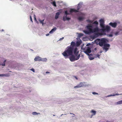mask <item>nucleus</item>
Here are the masks:
<instances>
[{
  "instance_id": "3c124183",
  "label": "nucleus",
  "mask_w": 122,
  "mask_h": 122,
  "mask_svg": "<svg viewBox=\"0 0 122 122\" xmlns=\"http://www.w3.org/2000/svg\"><path fill=\"white\" fill-rule=\"evenodd\" d=\"M9 72H12V71H9Z\"/></svg>"
},
{
  "instance_id": "4468645a",
  "label": "nucleus",
  "mask_w": 122,
  "mask_h": 122,
  "mask_svg": "<svg viewBox=\"0 0 122 122\" xmlns=\"http://www.w3.org/2000/svg\"><path fill=\"white\" fill-rule=\"evenodd\" d=\"M66 15V16H64L63 17V20L64 21H65L66 20H69L71 19L70 18L68 17Z\"/></svg>"
},
{
  "instance_id": "a878e982",
  "label": "nucleus",
  "mask_w": 122,
  "mask_h": 122,
  "mask_svg": "<svg viewBox=\"0 0 122 122\" xmlns=\"http://www.w3.org/2000/svg\"><path fill=\"white\" fill-rule=\"evenodd\" d=\"M78 19L80 21H81L83 19V18L81 17H80L78 18Z\"/></svg>"
},
{
  "instance_id": "473e14b6",
  "label": "nucleus",
  "mask_w": 122,
  "mask_h": 122,
  "mask_svg": "<svg viewBox=\"0 0 122 122\" xmlns=\"http://www.w3.org/2000/svg\"><path fill=\"white\" fill-rule=\"evenodd\" d=\"M93 24L97 25L98 24V23L97 21H95L94 22Z\"/></svg>"
},
{
  "instance_id": "f257e3e1",
  "label": "nucleus",
  "mask_w": 122,
  "mask_h": 122,
  "mask_svg": "<svg viewBox=\"0 0 122 122\" xmlns=\"http://www.w3.org/2000/svg\"><path fill=\"white\" fill-rule=\"evenodd\" d=\"M106 39L104 38L101 39H97L95 41V42L100 46H103V49L105 50L106 51L108 49L110 45L109 44L106 43Z\"/></svg>"
},
{
  "instance_id": "0eeeda50",
  "label": "nucleus",
  "mask_w": 122,
  "mask_h": 122,
  "mask_svg": "<svg viewBox=\"0 0 122 122\" xmlns=\"http://www.w3.org/2000/svg\"><path fill=\"white\" fill-rule=\"evenodd\" d=\"M100 30H101V31L103 33V34L105 35L106 33L105 32V31H109L110 30V27L108 26H107L105 28L101 29Z\"/></svg>"
},
{
  "instance_id": "49530a36",
  "label": "nucleus",
  "mask_w": 122,
  "mask_h": 122,
  "mask_svg": "<svg viewBox=\"0 0 122 122\" xmlns=\"http://www.w3.org/2000/svg\"><path fill=\"white\" fill-rule=\"evenodd\" d=\"M70 114H73V115H75L74 114H73V113H70Z\"/></svg>"
},
{
  "instance_id": "aec40b11",
  "label": "nucleus",
  "mask_w": 122,
  "mask_h": 122,
  "mask_svg": "<svg viewBox=\"0 0 122 122\" xmlns=\"http://www.w3.org/2000/svg\"><path fill=\"white\" fill-rule=\"evenodd\" d=\"M59 15L60 13L59 12H57L56 13L55 17L56 19H57L58 18Z\"/></svg>"
},
{
  "instance_id": "b1692460",
  "label": "nucleus",
  "mask_w": 122,
  "mask_h": 122,
  "mask_svg": "<svg viewBox=\"0 0 122 122\" xmlns=\"http://www.w3.org/2000/svg\"><path fill=\"white\" fill-rule=\"evenodd\" d=\"M70 14H70L69 13H68L67 10H66L65 11V15H66V16H67V15H69Z\"/></svg>"
},
{
  "instance_id": "9d476101",
  "label": "nucleus",
  "mask_w": 122,
  "mask_h": 122,
  "mask_svg": "<svg viewBox=\"0 0 122 122\" xmlns=\"http://www.w3.org/2000/svg\"><path fill=\"white\" fill-rule=\"evenodd\" d=\"M100 26L102 28H104V21L103 19H101L100 20Z\"/></svg>"
},
{
  "instance_id": "20e7f679",
  "label": "nucleus",
  "mask_w": 122,
  "mask_h": 122,
  "mask_svg": "<svg viewBox=\"0 0 122 122\" xmlns=\"http://www.w3.org/2000/svg\"><path fill=\"white\" fill-rule=\"evenodd\" d=\"M100 29H99L98 27L95 28L93 29V33L95 32V34L97 36H99L102 35H103V33L102 32L101 33H99V31H101V30H100Z\"/></svg>"
},
{
  "instance_id": "7ed1b4c3",
  "label": "nucleus",
  "mask_w": 122,
  "mask_h": 122,
  "mask_svg": "<svg viewBox=\"0 0 122 122\" xmlns=\"http://www.w3.org/2000/svg\"><path fill=\"white\" fill-rule=\"evenodd\" d=\"M73 49L70 46L67 47L66 50L62 54L65 58H67L69 56L72 54Z\"/></svg>"
},
{
  "instance_id": "c03bdc74",
  "label": "nucleus",
  "mask_w": 122,
  "mask_h": 122,
  "mask_svg": "<svg viewBox=\"0 0 122 122\" xmlns=\"http://www.w3.org/2000/svg\"><path fill=\"white\" fill-rule=\"evenodd\" d=\"M50 72H48V71H47L46 72V73H49Z\"/></svg>"
},
{
  "instance_id": "58836bf2",
  "label": "nucleus",
  "mask_w": 122,
  "mask_h": 122,
  "mask_svg": "<svg viewBox=\"0 0 122 122\" xmlns=\"http://www.w3.org/2000/svg\"><path fill=\"white\" fill-rule=\"evenodd\" d=\"M30 21H31L32 22V20L31 17V16H30Z\"/></svg>"
},
{
  "instance_id": "4c0bfd02",
  "label": "nucleus",
  "mask_w": 122,
  "mask_h": 122,
  "mask_svg": "<svg viewBox=\"0 0 122 122\" xmlns=\"http://www.w3.org/2000/svg\"><path fill=\"white\" fill-rule=\"evenodd\" d=\"M118 34V32H116L115 33V35H117Z\"/></svg>"
},
{
  "instance_id": "6ab92c4d",
  "label": "nucleus",
  "mask_w": 122,
  "mask_h": 122,
  "mask_svg": "<svg viewBox=\"0 0 122 122\" xmlns=\"http://www.w3.org/2000/svg\"><path fill=\"white\" fill-rule=\"evenodd\" d=\"M91 112L93 113V114L90 117L91 118H92L93 116L94 115L96 114V112L95 111L92 110Z\"/></svg>"
},
{
  "instance_id": "c756f323",
  "label": "nucleus",
  "mask_w": 122,
  "mask_h": 122,
  "mask_svg": "<svg viewBox=\"0 0 122 122\" xmlns=\"http://www.w3.org/2000/svg\"><path fill=\"white\" fill-rule=\"evenodd\" d=\"M117 104H122V100L121 101L117 102Z\"/></svg>"
},
{
  "instance_id": "4be33fe9",
  "label": "nucleus",
  "mask_w": 122,
  "mask_h": 122,
  "mask_svg": "<svg viewBox=\"0 0 122 122\" xmlns=\"http://www.w3.org/2000/svg\"><path fill=\"white\" fill-rule=\"evenodd\" d=\"M119 94H111L110 95H109L107 96L106 97H109L111 96H114L115 95H119Z\"/></svg>"
},
{
  "instance_id": "7c9ffc66",
  "label": "nucleus",
  "mask_w": 122,
  "mask_h": 122,
  "mask_svg": "<svg viewBox=\"0 0 122 122\" xmlns=\"http://www.w3.org/2000/svg\"><path fill=\"white\" fill-rule=\"evenodd\" d=\"M6 60H5L3 62V64H0V65H2V66H5V62H6Z\"/></svg>"
},
{
  "instance_id": "6e6552de",
  "label": "nucleus",
  "mask_w": 122,
  "mask_h": 122,
  "mask_svg": "<svg viewBox=\"0 0 122 122\" xmlns=\"http://www.w3.org/2000/svg\"><path fill=\"white\" fill-rule=\"evenodd\" d=\"M91 52V50L89 47H87L86 51H84V52L86 54L89 55V54Z\"/></svg>"
},
{
  "instance_id": "dca6fc26",
  "label": "nucleus",
  "mask_w": 122,
  "mask_h": 122,
  "mask_svg": "<svg viewBox=\"0 0 122 122\" xmlns=\"http://www.w3.org/2000/svg\"><path fill=\"white\" fill-rule=\"evenodd\" d=\"M82 41L81 40L77 41L76 43V46H79L81 43Z\"/></svg>"
},
{
  "instance_id": "79ce46f5",
  "label": "nucleus",
  "mask_w": 122,
  "mask_h": 122,
  "mask_svg": "<svg viewBox=\"0 0 122 122\" xmlns=\"http://www.w3.org/2000/svg\"><path fill=\"white\" fill-rule=\"evenodd\" d=\"M3 76V74H0V76Z\"/></svg>"
},
{
  "instance_id": "393cba45",
  "label": "nucleus",
  "mask_w": 122,
  "mask_h": 122,
  "mask_svg": "<svg viewBox=\"0 0 122 122\" xmlns=\"http://www.w3.org/2000/svg\"><path fill=\"white\" fill-rule=\"evenodd\" d=\"M84 32L86 34H89L91 33H90V32L88 31V30H84Z\"/></svg>"
},
{
  "instance_id": "ddd939ff",
  "label": "nucleus",
  "mask_w": 122,
  "mask_h": 122,
  "mask_svg": "<svg viewBox=\"0 0 122 122\" xmlns=\"http://www.w3.org/2000/svg\"><path fill=\"white\" fill-rule=\"evenodd\" d=\"M77 9V10H76L74 9H71L70 10V13H71L73 12H78L79 11L78 10L79 9V8H78V7Z\"/></svg>"
},
{
  "instance_id": "a211bd4d",
  "label": "nucleus",
  "mask_w": 122,
  "mask_h": 122,
  "mask_svg": "<svg viewBox=\"0 0 122 122\" xmlns=\"http://www.w3.org/2000/svg\"><path fill=\"white\" fill-rule=\"evenodd\" d=\"M56 27H55L54 28L52 29L49 32L50 34H51L53 33V32L55 31L56 30Z\"/></svg>"
},
{
  "instance_id": "f03ea898",
  "label": "nucleus",
  "mask_w": 122,
  "mask_h": 122,
  "mask_svg": "<svg viewBox=\"0 0 122 122\" xmlns=\"http://www.w3.org/2000/svg\"><path fill=\"white\" fill-rule=\"evenodd\" d=\"M73 49L70 46L67 47L66 50L62 54L65 58H67L69 56L72 54Z\"/></svg>"
},
{
  "instance_id": "c9c22d12",
  "label": "nucleus",
  "mask_w": 122,
  "mask_h": 122,
  "mask_svg": "<svg viewBox=\"0 0 122 122\" xmlns=\"http://www.w3.org/2000/svg\"><path fill=\"white\" fill-rule=\"evenodd\" d=\"M92 94L94 95H96V94H98V93H97L95 92H92Z\"/></svg>"
},
{
  "instance_id": "c85d7f7f",
  "label": "nucleus",
  "mask_w": 122,
  "mask_h": 122,
  "mask_svg": "<svg viewBox=\"0 0 122 122\" xmlns=\"http://www.w3.org/2000/svg\"><path fill=\"white\" fill-rule=\"evenodd\" d=\"M44 20H39V21H40V22L42 24V25H43L44 24Z\"/></svg>"
},
{
  "instance_id": "a19ab883",
  "label": "nucleus",
  "mask_w": 122,
  "mask_h": 122,
  "mask_svg": "<svg viewBox=\"0 0 122 122\" xmlns=\"http://www.w3.org/2000/svg\"><path fill=\"white\" fill-rule=\"evenodd\" d=\"M100 55L99 54H97V56L99 58Z\"/></svg>"
},
{
  "instance_id": "f704fd0d",
  "label": "nucleus",
  "mask_w": 122,
  "mask_h": 122,
  "mask_svg": "<svg viewBox=\"0 0 122 122\" xmlns=\"http://www.w3.org/2000/svg\"><path fill=\"white\" fill-rule=\"evenodd\" d=\"M108 36L109 37H112L113 36V35L112 34L108 35Z\"/></svg>"
},
{
  "instance_id": "5701e85b",
  "label": "nucleus",
  "mask_w": 122,
  "mask_h": 122,
  "mask_svg": "<svg viewBox=\"0 0 122 122\" xmlns=\"http://www.w3.org/2000/svg\"><path fill=\"white\" fill-rule=\"evenodd\" d=\"M47 59L46 58H41V61H47Z\"/></svg>"
},
{
  "instance_id": "1a4fd4ad",
  "label": "nucleus",
  "mask_w": 122,
  "mask_h": 122,
  "mask_svg": "<svg viewBox=\"0 0 122 122\" xmlns=\"http://www.w3.org/2000/svg\"><path fill=\"white\" fill-rule=\"evenodd\" d=\"M86 28L88 31L90 32V33H93V29H92V25H88L86 26Z\"/></svg>"
},
{
  "instance_id": "37998d69",
  "label": "nucleus",
  "mask_w": 122,
  "mask_h": 122,
  "mask_svg": "<svg viewBox=\"0 0 122 122\" xmlns=\"http://www.w3.org/2000/svg\"><path fill=\"white\" fill-rule=\"evenodd\" d=\"M34 20H36V18L35 17L34 18Z\"/></svg>"
},
{
  "instance_id": "39448f33",
  "label": "nucleus",
  "mask_w": 122,
  "mask_h": 122,
  "mask_svg": "<svg viewBox=\"0 0 122 122\" xmlns=\"http://www.w3.org/2000/svg\"><path fill=\"white\" fill-rule=\"evenodd\" d=\"M69 58L70 60L71 61H74L78 60L80 58V55H79L77 56H76L75 55H72Z\"/></svg>"
},
{
  "instance_id": "9b49d317",
  "label": "nucleus",
  "mask_w": 122,
  "mask_h": 122,
  "mask_svg": "<svg viewBox=\"0 0 122 122\" xmlns=\"http://www.w3.org/2000/svg\"><path fill=\"white\" fill-rule=\"evenodd\" d=\"M109 25L111 26L112 27L115 28L116 27L117 25V23L115 22L114 23L111 22L109 23Z\"/></svg>"
},
{
  "instance_id": "a18cd8bd",
  "label": "nucleus",
  "mask_w": 122,
  "mask_h": 122,
  "mask_svg": "<svg viewBox=\"0 0 122 122\" xmlns=\"http://www.w3.org/2000/svg\"><path fill=\"white\" fill-rule=\"evenodd\" d=\"M49 35V34H47L46 35V36H48Z\"/></svg>"
},
{
  "instance_id": "8fccbe9b",
  "label": "nucleus",
  "mask_w": 122,
  "mask_h": 122,
  "mask_svg": "<svg viewBox=\"0 0 122 122\" xmlns=\"http://www.w3.org/2000/svg\"><path fill=\"white\" fill-rule=\"evenodd\" d=\"M2 31H4V30H2Z\"/></svg>"
},
{
  "instance_id": "de8ad7c7",
  "label": "nucleus",
  "mask_w": 122,
  "mask_h": 122,
  "mask_svg": "<svg viewBox=\"0 0 122 122\" xmlns=\"http://www.w3.org/2000/svg\"><path fill=\"white\" fill-rule=\"evenodd\" d=\"M75 78H76V79H77H77H78L76 77H75Z\"/></svg>"
},
{
  "instance_id": "2eb2a0df",
  "label": "nucleus",
  "mask_w": 122,
  "mask_h": 122,
  "mask_svg": "<svg viewBox=\"0 0 122 122\" xmlns=\"http://www.w3.org/2000/svg\"><path fill=\"white\" fill-rule=\"evenodd\" d=\"M41 58L39 56H36L34 59V60L35 61H41Z\"/></svg>"
},
{
  "instance_id": "e433bc0d",
  "label": "nucleus",
  "mask_w": 122,
  "mask_h": 122,
  "mask_svg": "<svg viewBox=\"0 0 122 122\" xmlns=\"http://www.w3.org/2000/svg\"><path fill=\"white\" fill-rule=\"evenodd\" d=\"M32 71H33L34 72H35V70L34 69L32 68L31 69H30Z\"/></svg>"
},
{
  "instance_id": "423d86ee",
  "label": "nucleus",
  "mask_w": 122,
  "mask_h": 122,
  "mask_svg": "<svg viewBox=\"0 0 122 122\" xmlns=\"http://www.w3.org/2000/svg\"><path fill=\"white\" fill-rule=\"evenodd\" d=\"M79 51L78 50V48L77 47H75L73 49V52L76 56H77L79 55H80V57L81 55L79 54Z\"/></svg>"
},
{
  "instance_id": "f3484780",
  "label": "nucleus",
  "mask_w": 122,
  "mask_h": 122,
  "mask_svg": "<svg viewBox=\"0 0 122 122\" xmlns=\"http://www.w3.org/2000/svg\"><path fill=\"white\" fill-rule=\"evenodd\" d=\"M75 43L74 42H72L71 43V46H69L70 47H71L72 48H74V47L75 46Z\"/></svg>"
},
{
  "instance_id": "09e8293b",
  "label": "nucleus",
  "mask_w": 122,
  "mask_h": 122,
  "mask_svg": "<svg viewBox=\"0 0 122 122\" xmlns=\"http://www.w3.org/2000/svg\"><path fill=\"white\" fill-rule=\"evenodd\" d=\"M64 38V37H62V39H63Z\"/></svg>"
},
{
  "instance_id": "f8f14e48",
  "label": "nucleus",
  "mask_w": 122,
  "mask_h": 122,
  "mask_svg": "<svg viewBox=\"0 0 122 122\" xmlns=\"http://www.w3.org/2000/svg\"><path fill=\"white\" fill-rule=\"evenodd\" d=\"M84 86L83 83L82 82H81L77 86H74V88H78L81 87H83Z\"/></svg>"
},
{
  "instance_id": "ea45409f",
  "label": "nucleus",
  "mask_w": 122,
  "mask_h": 122,
  "mask_svg": "<svg viewBox=\"0 0 122 122\" xmlns=\"http://www.w3.org/2000/svg\"><path fill=\"white\" fill-rule=\"evenodd\" d=\"M87 21L89 22L90 23L91 22V21L89 20H87Z\"/></svg>"
},
{
  "instance_id": "412c9836",
  "label": "nucleus",
  "mask_w": 122,
  "mask_h": 122,
  "mask_svg": "<svg viewBox=\"0 0 122 122\" xmlns=\"http://www.w3.org/2000/svg\"><path fill=\"white\" fill-rule=\"evenodd\" d=\"M10 76V74L9 73L3 74L2 76L9 77Z\"/></svg>"
},
{
  "instance_id": "72a5a7b5",
  "label": "nucleus",
  "mask_w": 122,
  "mask_h": 122,
  "mask_svg": "<svg viewBox=\"0 0 122 122\" xmlns=\"http://www.w3.org/2000/svg\"><path fill=\"white\" fill-rule=\"evenodd\" d=\"M89 58L90 60H93L94 59V58L93 57H89Z\"/></svg>"
},
{
  "instance_id": "bb28decb",
  "label": "nucleus",
  "mask_w": 122,
  "mask_h": 122,
  "mask_svg": "<svg viewBox=\"0 0 122 122\" xmlns=\"http://www.w3.org/2000/svg\"><path fill=\"white\" fill-rule=\"evenodd\" d=\"M39 114H40L39 113H37L36 112H33L32 113V114L33 115H37Z\"/></svg>"
},
{
  "instance_id": "2f4dec72",
  "label": "nucleus",
  "mask_w": 122,
  "mask_h": 122,
  "mask_svg": "<svg viewBox=\"0 0 122 122\" xmlns=\"http://www.w3.org/2000/svg\"><path fill=\"white\" fill-rule=\"evenodd\" d=\"M83 35V34L82 33H80L79 35V36L80 37H81Z\"/></svg>"
},
{
  "instance_id": "cd10ccee",
  "label": "nucleus",
  "mask_w": 122,
  "mask_h": 122,
  "mask_svg": "<svg viewBox=\"0 0 122 122\" xmlns=\"http://www.w3.org/2000/svg\"><path fill=\"white\" fill-rule=\"evenodd\" d=\"M51 3L53 4V5L55 7L56 6V3L55 1H54L53 2Z\"/></svg>"
}]
</instances>
